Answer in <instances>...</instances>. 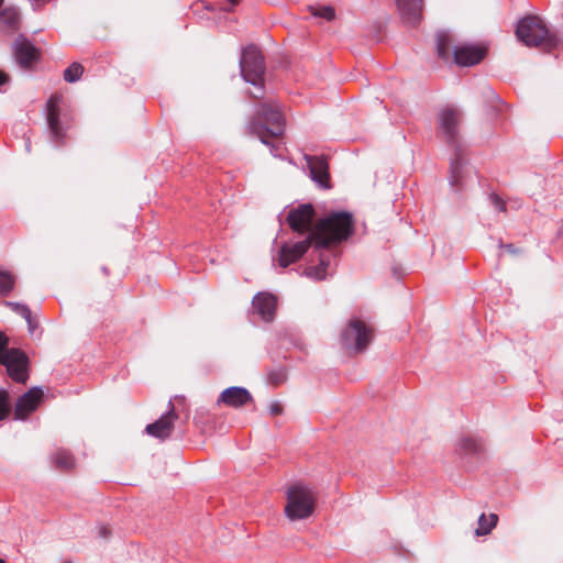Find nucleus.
<instances>
[{
  "mask_svg": "<svg viewBox=\"0 0 563 563\" xmlns=\"http://www.w3.org/2000/svg\"><path fill=\"white\" fill-rule=\"evenodd\" d=\"M352 229L351 213L333 212L320 219L307 239L295 243H285L278 254V265L286 268L297 262L308 251L312 240L317 246H328L347 239Z\"/></svg>",
  "mask_w": 563,
  "mask_h": 563,
  "instance_id": "1",
  "label": "nucleus"
},
{
  "mask_svg": "<svg viewBox=\"0 0 563 563\" xmlns=\"http://www.w3.org/2000/svg\"><path fill=\"white\" fill-rule=\"evenodd\" d=\"M284 514L290 521L310 518L317 508L318 494L313 486L305 482H295L285 490Z\"/></svg>",
  "mask_w": 563,
  "mask_h": 563,
  "instance_id": "2",
  "label": "nucleus"
},
{
  "mask_svg": "<svg viewBox=\"0 0 563 563\" xmlns=\"http://www.w3.org/2000/svg\"><path fill=\"white\" fill-rule=\"evenodd\" d=\"M516 34L527 46L542 47L547 51L555 48L561 43L559 35L538 15L521 19L517 24Z\"/></svg>",
  "mask_w": 563,
  "mask_h": 563,
  "instance_id": "3",
  "label": "nucleus"
},
{
  "mask_svg": "<svg viewBox=\"0 0 563 563\" xmlns=\"http://www.w3.org/2000/svg\"><path fill=\"white\" fill-rule=\"evenodd\" d=\"M452 38L449 33L437 34V51L441 58L449 59L451 49L454 62L459 66H473L484 59L487 47L479 44H459L451 47Z\"/></svg>",
  "mask_w": 563,
  "mask_h": 563,
  "instance_id": "4",
  "label": "nucleus"
},
{
  "mask_svg": "<svg viewBox=\"0 0 563 563\" xmlns=\"http://www.w3.org/2000/svg\"><path fill=\"white\" fill-rule=\"evenodd\" d=\"M258 119L266 123L252 121L249 124V132L257 136L262 143L268 144V136H282L285 131V118L279 104L276 102L263 103L258 110Z\"/></svg>",
  "mask_w": 563,
  "mask_h": 563,
  "instance_id": "5",
  "label": "nucleus"
},
{
  "mask_svg": "<svg viewBox=\"0 0 563 563\" xmlns=\"http://www.w3.org/2000/svg\"><path fill=\"white\" fill-rule=\"evenodd\" d=\"M372 330L358 320L352 319L346 329L342 332V345L350 353H361L371 343Z\"/></svg>",
  "mask_w": 563,
  "mask_h": 563,
  "instance_id": "6",
  "label": "nucleus"
},
{
  "mask_svg": "<svg viewBox=\"0 0 563 563\" xmlns=\"http://www.w3.org/2000/svg\"><path fill=\"white\" fill-rule=\"evenodd\" d=\"M240 64L243 78L254 86H261L265 70L261 51L256 46H247L242 53Z\"/></svg>",
  "mask_w": 563,
  "mask_h": 563,
  "instance_id": "7",
  "label": "nucleus"
},
{
  "mask_svg": "<svg viewBox=\"0 0 563 563\" xmlns=\"http://www.w3.org/2000/svg\"><path fill=\"white\" fill-rule=\"evenodd\" d=\"M1 365L7 367L8 375L16 383H26L29 378V358L19 349H10L5 352Z\"/></svg>",
  "mask_w": 563,
  "mask_h": 563,
  "instance_id": "8",
  "label": "nucleus"
},
{
  "mask_svg": "<svg viewBox=\"0 0 563 563\" xmlns=\"http://www.w3.org/2000/svg\"><path fill=\"white\" fill-rule=\"evenodd\" d=\"M63 96L54 93L46 102V119L52 139L56 144H63L66 137V130L59 121V110Z\"/></svg>",
  "mask_w": 563,
  "mask_h": 563,
  "instance_id": "9",
  "label": "nucleus"
},
{
  "mask_svg": "<svg viewBox=\"0 0 563 563\" xmlns=\"http://www.w3.org/2000/svg\"><path fill=\"white\" fill-rule=\"evenodd\" d=\"M177 419L178 415L175 410V405L173 404V400H169L168 411L155 422L147 424L145 432L151 437L165 440L170 437Z\"/></svg>",
  "mask_w": 563,
  "mask_h": 563,
  "instance_id": "10",
  "label": "nucleus"
},
{
  "mask_svg": "<svg viewBox=\"0 0 563 563\" xmlns=\"http://www.w3.org/2000/svg\"><path fill=\"white\" fill-rule=\"evenodd\" d=\"M12 53L16 63L22 68H29L40 58V51L27 37L22 34L15 38L12 45Z\"/></svg>",
  "mask_w": 563,
  "mask_h": 563,
  "instance_id": "11",
  "label": "nucleus"
},
{
  "mask_svg": "<svg viewBox=\"0 0 563 563\" xmlns=\"http://www.w3.org/2000/svg\"><path fill=\"white\" fill-rule=\"evenodd\" d=\"M43 398V390L33 387L23 394L15 402L14 415L16 419H25L38 407Z\"/></svg>",
  "mask_w": 563,
  "mask_h": 563,
  "instance_id": "12",
  "label": "nucleus"
},
{
  "mask_svg": "<svg viewBox=\"0 0 563 563\" xmlns=\"http://www.w3.org/2000/svg\"><path fill=\"white\" fill-rule=\"evenodd\" d=\"M314 211L311 205H302L289 211L287 221L297 232H307L311 229Z\"/></svg>",
  "mask_w": 563,
  "mask_h": 563,
  "instance_id": "13",
  "label": "nucleus"
},
{
  "mask_svg": "<svg viewBox=\"0 0 563 563\" xmlns=\"http://www.w3.org/2000/svg\"><path fill=\"white\" fill-rule=\"evenodd\" d=\"M253 401V397L251 393L243 387H229L225 388L219 396L217 404L218 405H225L231 408H241L250 402Z\"/></svg>",
  "mask_w": 563,
  "mask_h": 563,
  "instance_id": "14",
  "label": "nucleus"
},
{
  "mask_svg": "<svg viewBox=\"0 0 563 563\" xmlns=\"http://www.w3.org/2000/svg\"><path fill=\"white\" fill-rule=\"evenodd\" d=\"M440 131L448 142H453L459 132L460 113L452 108L443 109L439 114Z\"/></svg>",
  "mask_w": 563,
  "mask_h": 563,
  "instance_id": "15",
  "label": "nucleus"
},
{
  "mask_svg": "<svg viewBox=\"0 0 563 563\" xmlns=\"http://www.w3.org/2000/svg\"><path fill=\"white\" fill-rule=\"evenodd\" d=\"M402 21L407 24H416L422 16V0H396Z\"/></svg>",
  "mask_w": 563,
  "mask_h": 563,
  "instance_id": "16",
  "label": "nucleus"
},
{
  "mask_svg": "<svg viewBox=\"0 0 563 563\" xmlns=\"http://www.w3.org/2000/svg\"><path fill=\"white\" fill-rule=\"evenodd\" d=\"M276 302L275 296L267 292H260L253 299V307L263 320L271 321L275 314Z\"/></svg>",
  "mask_w": 563,
  "mask_h": 563,
  "instance_id": "17",
  "label": "nucleus"
},
{
  "mask_svg": "<svg viewBox=\"0 0 563 563\" xmlns=\"http://www.w3.org/2000/svg\"><path fill=\"white\" fill-rule=\"evenodd\" d=\"M311 178L321 187H329L328 163L324 158L306 156Z\"/></svg>",
  "mask_w": 563,
  "mask_h": 563,
  "instance_id": "18",
  "label": "nucleus"
},
{
  "mask_svg": "<svg viewBox=\"0 0 563 563\" xmlns=\"http://www.w3.org/2000/svg\"><path fill=\"white\" fill-rule=\"evenodd\" d=\"M331 263L330 254H321L320 263L317 266H311L306 269V275L316 280H321L327 276V268Z\"/></svg>",
  "mask_w": 563,
  "mask_h": 563,
  "instance_id": "19",
  "label": "nucleus"
},
{
  "mask_svg": "<svg viewBox=\"0 0 563 563\" xmlns=\"http://www.w3.org/2000/svg\"><path fill=\"white\" fill-rule=\"evenodd\" d=\"M0 22L12 31L20 27V13L15 8H5L0 12Z\"/></svg>",
  "mask_w": 563,
  "mask_h": 563,
  "instance_id": "20",
  "label": "nucleus"
},
{
  "mask_svg": "<svg viewBox=\"0 0 563 563\" xmlns=\"http://www.w3.org/2000/svg\"><path fill=\"white\" fill-rule=\"evenodd\" d=\"M498 516L495 514H489V516H486L485 514H482L478 518V526L475 530L476 536H486L497 525Z\"/></svg>",
  "mask_w": 563,
  "mask_h": 563,
  "instance_id": "21",
  "label": "nucleus"
},
{
  "mask_svg": "<svg viewBox=\"0 0 563 563\" xmlns=\"http://www.w3.org/2000/svg\"><path fill=\"white\" fill-rule=\"evenodd\" d=\"M53 462L55 466L63 471H69L75 467L74 456L65 450H59L53 455Z\"/></svg>",
  "mask_w": 563,
  "mask_h": 563,
  "instance_id": "22",
  "label": "nucleus"
},
{
  "mask_svg": "<svg viewBox=\"0 0 563 563\" xmlns=\"http://www.w3.org/2000/svg\"><path fill=\"white\" fill-rule=\"evenodd\" d=\"M8 305L10 307H12V309L16 313H19L20 316H22L26 320L27 325H29V331L31 333H33L35 331V329L37 328V322L33 320L29 307H26L24 305H21V303H16V302H9Z\"/></svg>",
  "mask_w": 563,
  "mask_h": 563,
  "instance_id": "23",
  "label": "nucleus"
},
{
  "mask_svg": "<svg viewBox=\"0 0 563 563\" xmlns=\"http://www.w3.org/2000/svg\"><path fill=\"white\" fill-rule=\"evenodd\" d=\"M82 73H84L82 65L79 63H73L65 69L64 79L67 82H75L81 77Z\"/></svg>",
  "mask_w": 563,
  "mask_h": 563,
  "instance_id": "24",
  "label": "nucleus"
},
{
  "mask_svg": "<svg viewBox=\"0 0 563 563\" xmlns=\"http://www.w3.org/2000/svg\"><path fill=\"white\" fill-rule=\"evenodd\" d=\"M309 10L313 16L321 18L327 21H331L335 16V11L330 5L310 7Z\"/></svg>",
  "mask_w": 563,
  "mask_h": 563,
  "instance_id": "25",
  "label": "nucleus"
},
{
  "mask_svg": "<svg viewBox=\"0 0 563 563\" xmlns=\"http://www.w3.org/2000/svg\"><path fill=\"white\" fill-rule=\"evenodd\" d=\"M14 287V277L9 272H0V295L9 294Z\"/></svg>",
  "mask_w": 563,
  "mask_h": 563,
  "instance_id": "26",
  "label": "nucleus"
},
{
  "mask_svg": "<svg viewBox=\"0 0 563 563\" xmlns=\"http://www.w3.org/2000/svg\"><path fill=\"white\" fill-rule=\"evenodd\" d=\"M10 410L9 393L4 389H0V420L5 419Z\"/></svg>",
  "mask_w": 563,
  "mask_h": 563,
  "instance_id": "27",
  "label": "nucleus"
},
{
  "mask_svg": "<svg viewBox=\"0 0 563 563\" xmlns=\"http://www.w3.org/2000/svg\"><path fill=\"white\" fill-rule=\"evenodd\" d=\"M286 380V373L284 369L272 371L268 373V382L275 386Z\"/></svg>",
  "mask_w": 563,
  "mask_h": 563,
  "instance_id": "28",
  "label": "nucleus"
},
{
  "mask_svg": "<svg viewBox=\"0 0 563 563\" xmlns=\"http://www.w3.org/2000/svg\"><path fill=\"white\" fill-rule=\"evenodd\" d=\"M462 172L463 165L460 162H455L452 164L451 183L453 185H456L460 181V178L462 177Z\"/></svg>",
  "mask_w": 563,
  "mask_h": 563,
  "instance_id": "29",
  "label": "nucleus"
},
{
  "mask_svg": "<svg viewBox=\"0 0 563 563\" xmlns=\"http://www.w3.org/2000/svg\"><path fill=\"white\" fill-rule=\"evenodd\" d=\"M269 411H271V413H272V415L277 416V415H280V413H282L283 408H282L280 404H278V402H273V404H271V406H269Z\"/></svg>",
  "mask_w": 563,
  "mask_h": 563,
  "instance_id": "30",
  "label": "nucleus"
},
{
  "mask_svg": "<svg viewBox=\"0 0 563 563\" xmlns=\"http://www.w3.org/2000/svg\"><path fill=\"white\" fill-rule=\"evenodd\" d=\"M490 199L500 211L505 210L504 202L497 196L493 195Z\"/></svg>",
  "mask_w": 563,
  "mask_h": 563,
  "instance_id": "31",
  "label": "nucleus"
},
{
  "mask_svg": "<svg viewBox=\"0 0 563 563\" xmlns=\"http://www.w3.org/2000/svg\"><path fill=\"white\" fill-rule=\"evenodd\" d=\"M9 77L5 73L0 70V86L8 81Z\"/></svg>",
  "mask_w": 563,
  "mask_h": 563,
  "instance_id": "32",
  "label": "nucleus"
},
{
  "mask_svg": "<svg viewBox=\"0 0 563 563\" xmlns=\"http://www.w3.org/2000/svg\"><path fill=\"white\" fill-rule=\"evenodd\" d=\"M174 400H175L176 402H178V404H185L186 398H185V396L178 395V396H175V397H174Z\"/></svg>",
  "mask_w": 563,
  "mask_h": 563,
  "instance_id": "33",
  "label": "nucleus"
},
{
  "mask_svg": "<svg viewBox=\"0 0 563 563\" xmlns=\"http://www.w3.org/2000/svg\"><path fill=\"white\" fill-rule=\"evenodd\" d=\"M504 247V245H501ZM505 250L509 253H516V250L514 249V246L511 244H507L505 245Z\"/></svg>",
  "mask_w": 563,
  "mask_h": 563,
  "instance_id": "34",
  "label": "nucleus"
},
{
  "mask_svg": "<svg viewBox=\"0 0 563 563\" xmlns=\"http://www.w3.org/2000/svg\"><path fill=\"white\" fill-rule=\"evenodd\" d=\"M227 2L233 8L240 3V0H227Z\"/></svg>",
  "mask_w": 563,
  "mask_h": 563,
  "instance_id": "35",
  "label": "nucleus"
},
{
  "mask_svg": "<svg viewBox=\"0 0 563 563\" xmlns=\"http://www.w3.org/2000/svg\"><path fill=\"white\" fill-rule=\"evenodd\" d=\"M108 533L109 532L107 531V528H104V527L100 528V534L101 536L106 537V536H108Z\"/></svg>",
  "mask_w": 563,
  "mask_h": 563,
  "instance_id": "36",
  "label": "nucleus"
},
{
  "mask_svg": "<svg viewBox=\"0 0 563 563\" xmlns=\"http://www.w3.org/2000/svg\"><path fill=\"white\" fill-rule=\"evenodd\" d=\"M0 563H4V561L0 559Z\"/></svg>",
  "mask_w": 563,
  "mask_h": 563,
  "instance_id": "37",
  "label": "nucleus"
}]
</instances>
